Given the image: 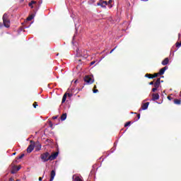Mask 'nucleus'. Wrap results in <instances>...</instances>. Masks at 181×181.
<instances>
[{
  "label": "nucleus",
  "mask_w": 181,
  "mask_h": 181,
  "mask_svg": "<svg viewBox=\"0 0 181 181\" xmlns=\"http://www.w3.org/2000/svg\"><path fill=\"white\" fill-rule=\"evenodd\" d=\"M90 66H93V65L95 64V62L93 61V62H90Z\"/></svg>",
  "instance_id": "obj_30"
},
{
  "label": "nucleus",
  "mask_w": 181,
  "mask_h": 181,
  "mask_svg": "<svg viewBox=\"0 0 181 181\" xmlns=\"http://www.w3.org/2000/svg\"><path fill=\"white\" fill-rule=\"evenodd\" d=\"M95 88H97V86H94V87H93V90H95Z\"/></svg>",
  "instance_id": "obj_40"
},
{
  "label": "nucleus",
  "mask_w": 181,
  "mask_h": 181,
  "mask_svg": "<svg viewBox=\"0 0 181 181\" xmlns=\"http://www.w3.org/2000/svg\"><path fill=\"white\" fill-rule=\"evenodd\" d=\"M13 155H16V153H13Z\"/></svg>",
  "instance_id": "obj_42"
},
{
  "label": "nucleus",
  "mask_w": 181,
  "mask_h": 181,
  "mask_svg": "<svg viewBox=\"0 0 181 181\" xmlns=\"http://www.w3.org/2000/svg\"><path fill=\"white\" fill-rule=\"evenodd\" d=\"M85 53H87V51H83Z\"/></svg>",
  "instance_id": "obj_44"
},
{
  "label": "nucleus",
  "mask_w": 181,
  "mask_h": 181,
  "mask_svg": "<svg viewBox=\"0 0 181 181\" xmlns=\"http://www.w3.org/2000/svg\"><path fill=\"white\" fill-rule=\"evenodd\" d=\"M23 156H25L24 153H23L20 156H18V159H22V158H23Z\"/></svg>",
  "instance_id": "obj_27"
},
{
  "label": "nucleus",
  "mask_w": 181,
  "mask_h": 181,
  "mask_svg": "<svg viewBox=\"0 0 181 181\" xmlns=\"http://www.w3.org/2000/svg\"><path fill=\"white\" fill-rule=\"evenodd\" d=\"M33 107L34 108H36L37 107V102H34V103L33 104Z\"/></svg>",
  "instance_id": "obj_21"
},
{
  "label": "nucleus",
  "mask_w": 181,
  "mask_h": 181,
  "mask_svg": "<svg viewBox=\"0 0 181 181\" xmlns=\"http://www.w3.org/2000/svg\"><path fill=\"white\" fill-rule=\"evenodd\" d=\"M2 26H4V24H2V23H0V28H2Z\"/></svg>",
  "instance_id": "obj_39"
},
{
  "label": "nucleus",
  "mask_w": 181,
  "mask_h": 181,
  "mask_svg": "<svg viewBox=\"0 0 181 181\" xmlns=\"http://www.w3.org/2000/svg\"><path fill=\"white\" fill-rule=\"evenodd\" d=\"M111 4H112V0H109L107 5H111Z\"/></svg>",
  "instance_id": "obj_29"
},
{
  "label": "nucleus",
  "mask_w": 181,
  "mask_h": 181,
  "mask_svg": "<svg viewBox=\"0 0 181 181\" xmlns=\"http://www.w3.org/2000/svg\"><path fill=\"white\" fill-rule=\"evenodd\" d=\"M159 98V94L158 93H153L152 94V100L156 101Z\"/></svg>",
  "instance_id": "obj_12"
},
{
  "label": "nucleus",
  "mask_w": 181,
  "mask_h": 181,
  "mask_svg": "<svg viewBox=\"0 0 181 181\" xmlns=\"http://www.w3.org/2000/svg\"><path fill=\"white\" fill-rule=\"evenodd\" d=\"M21 170V166H13L11 170L12 175H15V173H17L18 171Z\"/></svg>",
  "instance_id": "obj_7"
},
{
  "label": "nucleus",
  "mask_w": 181,
  "mask_h": 181,
  "mask_svg": "<svg viewBox=\"0 0 181 181\" xmlns=\"http://www.w3.org/2000/svg\"><path fill=\"white\" fill-rule=\"evenodd\" d=\"M168 66H164L163 68L160 69V71L158 72L159 76H163V74H165V71H166V70H168Z\"/></svg>",
  "instance_id": "obj_9"
},
{
  "label": "nucleus",
  "mask_w": 181,
  "mask_h": 181,
  "mask_svg": "<svg viewBox=\"0 0 181 181\" xmlns=\"http://www.w3.org/2000/svg\"><path fill=\"white\" fill-rule=\"evenodd\" d=\"M129 125H131V122H127L124 124V127H129Z\"/></svg>",
  "instance_id": "obj_23"
},
{
  "label": "nucleus",
  "mask_w": 181,
  "mask_h": 181,
  "mask_svg": "<svg viewBox=\"0 0 181 181\" xmlns=\"http://www.w3.org/2000/svg\"><path fill=\"white\" fill-rule=\"evenodd\" d=\"M174 104H176L177 105H180L181 104V100L178 99H175L174 100Z\"/></svg>",
  "instance_id": "obj_16"
},
{
  "label": "nucleus",
  "mask_w": 181,
  "mask_h": 181,
  "mask_svg": "<svg viewBox=\"0 0 181 181\" xmlns=\"http://www.w3.org/2000/svg\"><path fill=\"white\" fill-rule=\"evenodd\" d=\"M66 100H67V93H64L63 95L62 104H64V103H66Z\"/></svg>",
  "instance_id": "obj_14"
},
{
  "label": "nucleus",
  "mask_w": 181,
  "mask_h": 181,
  "mask_svg": "<svg viewBox=\"0 0 181 181\" xmlns=\"http://www.w3.org/2000/svg\"><path fill=\"white\" fill-rule=\"evenodd\" d=\"M148 107H149V102H146V103H144L141 105V109H139V111H142V110H148Z\"/></svg>",
  "instance_id": "obj_8"
},
{
  "label": "nucleus",
  "mask_w": 181,
  "mask_h": 181,
  "mask_svg": "<svg viewBox=\"0 0 181 181\" xmlns=\"http://www.w3.org/2000/svg\"><path fill=\"white\" fill-rule=\"evenodd\" d=\"M66 95H68V97H71V94H70V93H66Z\"/></svg>",
  "instance_id": "obj_38"
},
{
  "label": "nucleus",
  "mask_w": 181,
  "mask_h": 181,
  "mask_svg": "<svg viewBox=\"0 0 181 181\" xmlns=\"http://www.w3.org/2000/svg\"><path fill=\"white\" fill-rule=\"evenodd\" d=\"M31 3H32L33 5H34L35 4H36V1L33 0V1H31Z\"/></svg>",
  "instance_id": "obj_34"
},
{
  "label": "nucleus",
  "mask_w": 181,
  "mask_h": 181,
  "mask_svg": "<svg viewBox=\"0 0 181 181\" xmlns=\"http://www.w3.org/2000/svg\"><path fill=\"white\" fill-rule=\"evenodd\" d=\"M54 176H56V170H52L50 173V179L49 181L54 180Z\"/></svg>",
  "instance_id": "obj_10"
},
{
  "label": "nucleus",
  "mask_w": 181,
  "mask_h": 181,
  "mask_svg": "<svg viewBox=\"0 0 181 181\" xmlns=\"http://www.w3.org/2000/svg\"><path fill=\"white\" fill-rule=\"evenodd\" d=\"M83 80L86 84H93L94 83V79H93V78L88 75L86 76L83 78Z\"/></svg>",
  "instance_id": "obj_3"
},
{
  "label": "nucleus",
  "mask_w": 181,
  "mask_h": 181,
  "mask_svg": "<svg viewBox=\"0 0 181 181\" xmlns=\"http://www.w3.org/2000/svg\"><path fill=\"white\" fill-rule=\"evenodd\" d=\"M137 117H138V119H136V121H138V119H139V118H141V114H138Z\"/></svg>",
  "instance_id": "obj_32"
},
{
  "label": "nucleus",
  "mask_w": 181,
  "mask_h": 181,
  "mask_svg": "<svg viewBox=\"0 0 181 181\" xmlns=\"http://www.w3.org/2000/svg\"><path fill=\"white\" fill-rule=\"evenodd\" d=\"M98 6H101V8H106L107 5H108V2L107 1L100 0L99 2L97 3Z\"/></svg>",
  "instance_id": "obj_5"
},
{
  "label": "nucleus",
  "mask_w": 181,
  "mask_h": 181,
  "mask_svg": "<svg viewBox=\"0 0 181 181\" xmlns=\"http://www.w3.org/2000/svg\"><path fill=\"white\" fill-rule=\"evenodd\" d=\"M93 93H98V89H93Z\"/></svg>",
  "instance_id": "obj_31"
},
{
  "label": "nucleus",
  "mask_w": 181,
  "mask_h": 181,
  "mask_svg": "<svg viewBox=\"0 0 181 181\" xmlns=\"http://www.w3.org/2000/svg\"><path fill=\"white\" fill-rule=\"evenodd\" d=\"M52 119H57V116H54V117H52Z\"/></svg>",
  "instance_id": "obj_35"
},
{
  "label": "nucleus",
  "mask_w": 181,
  "mask_h": 181,
  "mask_svg": "<svg viewBox=\"0 0 181 181\" xmlns=\"http://www.w3.org/2000/svg\"><path fill=\"white\" fill-rule=\"evenodd\" d=\"M77 56H86V54L80 53V49L76 50Z\"/></svg>",
  "instance_id": "obj_18"
},
{
  "label": "nucleus",
  "mask_w": 181,
  "mask_h": 181,
  "mask_svg": "<svg viewBox=\"0 0 181 181\" xmlns=\"http://www.w3.org/2000/svg\"><path fill=\"white\" fill-rule=\"evenodd\" d=\"M30 143L33 144H30L28 147L27 148V152L28 153H30L32 151L35 149V142L33 141H30Z\"/></svg>",
  "instance_id": "obj_4"
},
{
  "label": "nucleus",
  "mask_w": 181,
  "mask_h": 181,
  "mask_svg": "<svg viewBox=\"0 0 181 181\" xmlns=\"http://www.w3.org/2000/svg\"><path fill=\"white\" fill-rule=\"evenodd\" d=\"M21 1H23V0H21Z\"/></svg>",
  "instance_id": "obj_46"
},
{
  "label": "nucleus",
  "mask_w": 181,
  "mask_h": 181,
  "mask_svg": "<svg viewBox=\"0 0 181 181\" xmlns=\"http://www.w3.org/2000/svg\"><path fill=\"white\" fill-rule=\"evenodd\" d=\"M33 18H35V16L30 15V16H28L27 18V21H32V19H33Z\"/></svg>",
  "instance_id": "obj_19"
},
{
  "label": "nucleus",
  "mask_w": 181,
  "mask_h": 181,
  "mask_svg": "<svg viewBox=\"0 0 181 181\" xmlns=\"http://www.w3.org/2000/svg\"><path fill=\"white\" fill-rule=\"evenodd\" d=\"M150 86H153V81L149 83Z\"/></svg>",
  "instance_id": "obj_37"
},
{
  "label": "nucleus",
  "mask_w": 181,
  "mask_h": 181,
  "mask_svg": "<svg viewBox=\"0 0 181 181\" xmlns=\"http://www.w3.org/2000/svg\"><path fill=\"white\" fill-rule=\"evenodd\" d=\"M75 83H77V80H76V81H75Z\"/></svg>",
  "instance_id": "obj_45"
},
{
  "label": "nucleus",
  "mask_w": 181,
  "mask_h": 181,
  "mask_svg": "<svg viewBox=\"0 0 181 181\" xmlns=\"http://www.w3.org/2000/svg\"><path fill=\"white\" fill-rule=\"evenodd\" d=\"M57 156H59V152H54L51 155L49 154V160H54Z\"/></svg>",
  "instance_id": "obj_6"
},
{
  "label": "nucleus",
  "mask_w": 181,
  "mask_h": 181,
  "mask_svg": "<svg viewBox=\"0 0 181 181\" xmlns=\"http://www.w3.org/2000/svg\"><path fill=\"white\" fill-rule=\"evenodd\" d=\"M115 49H117V47H115V48H113L111 51H110V54L112 53V52H114V50H115Z\"/></svg>",
  "instance_id": "obj_33"
},
{
  "label": "nucleus",
  "mask_w": 181,
  "mask_h": 181,
  "mask_svg": "<svg viewBox=\"0 0 181 181\" xmlns=\"http://www.w3.org/2000/svg\"><path fill=\"white\" fill-rule=\"evenodd\" d=\"M3 23L5 28H9L11 26V21H9V16L8 13H4L3 16Z\"/></svg>",
  "instance_id": "obj_1"
},
{
  "label": "nucleus",
  "mask_w": 181,
  "mask_h": 181,
  "mask_svg": "<svg viewBox=\"0 0 181 181\" xmlns=\"http://www.w3.org/2000/svg\"><path fill=\"white\" fill-rule=\"evenodd\" d=\"M180 46H181V42L176 43V47H180Z\"/></svg>",
  "instance_id": "obj_24"
},
{
  "label": "nucleus",
  "mask_w": 181,
  "mask_h": 181,
  "mask_svg": "<svg viewBox=\"0 0 181 181\" xmlns=\"http://www.w3.org/2000/svg\"><path fill=\"white\" fill-rule=\"evenodd\" d=\"M168 100H172L171 98H170V96H168Z\"/></svg>",
  "instance_id": "obj_41"
},
{
  "label": "nucleus",
  "mask_w": 181,
  "mask_h": 181,
  "mask_svg": "<svg viewBox=\"0 0 181 181\" xmlns=\"http://www.w3.org/2000/svg\"><path fill=\"white\" fill-rule=\"evenodd\" d=\"M159 86H160V78H157L156 83H154V87L159 88Z\"/></svg>",
  "instance_id": "obj_11"
},
{
  "label": "nucleus",
  "mask_w": 181,
  "mask_h": 181,
  "mask_svg": "<svg viewBox=\"0 0 181 181\" xmlns=\"http://www.w3.org/2000/svg\"><path fill=\"white\" fill-rule=\"evenodd\" d=\"M67 118V113H64L61 116V121H64Z\"/></svg>",
  "instance_id": "obj_15"
},
{
  "label": "nucleus",
  "mask_w": 181,
  "mask_h": 181,
  "mask_svg": "<svg viewBox=\"0 0 181 181\" xmlns=\"http://www.w3.org/2000/svg\"><path fill=\"white\" fill-rule=\"evenodd\" d=\"M28 6H30V8H32V9H33V4L31 2H30L28 4Z\"/></svg>",
  "instance_id": "obj_25"
},
{
  "label": "nucleus",
  "mask_w": 181,
  "mask_h": 181,
  "mask_svg": "<svg viewBox=\"0 0 181 181\" xmlns=\"http://www.w3.org/2000/svg\"><path fill=\"white\" fill-rule=\"evenodd\" d=\"M158 76H159V72L156 73V74H153V78H155L158 77Z\"/></svg>",
  "instance_id": "obj_20"
},
{
  "label": "nucleus",
  "mask_w": 181,
  "mask_h": 181,
  "mask_svg": "<svg viewBox=\"0 0 181 181\" xmlns=\"http://www.w3.org/2000/svg\"><path fill=\"white\" fill-rule=\"evenodd\" d=\"M38 144V146H37V148H38V151H40V149L42 148V146L40 145V144L37 143Z\"/></svg>",
  "instance_id": "obj_28"
},
{
  "label": "nucleus",
  "mask_w": 181,
  "mask_h": 181,
  "mask_svg": "<svg viewBox=\"0 0 181 181\" xmlns=\"http://www.w3.org/2000/svg\"><path fill=\"white\" fill-rule=\"evenodd\" d=\"M49 152H45V153H43L42 154L40 155V159L44 163L50 160V159H49Z\"/></svg>",
  "instance_id": "obj_2"
},
{
  "label": "nucleus",
  "mask_w": 181,
  "mask_h": 181,
  "mask_svg": "<svg viewBox=\"0 0 181 181\" xmlns=\"http://www.w3.org/2000/svg\"><path fill=\"white\" fill-rule=\"evenodd\" d=\"M74 181H83L80 177H76L74 180Z\"/></svg>",
  "instance_id": "obj_22"
},
{
  "label": "nucleus",
  "mask_w": 181,
  "mask_h": 181,
  "mask_svg": "<svg viewBox=\"0 0 181 181\" xmlns=\"http://www.w3.org/2000/svg\"><path fill=\"white\" fill-rule=\"evenodd\" d=\"M42 179H43V177H39V179H38V180H39V181H42Z\"/></svg>",
  "instance_id": "obj_36"
},
{
  "label": "nucleus",
  "mask_w": 181,
  "mask_h": 181,
  "mask_svg": "<svg viewBox=\"0 0 181 181\" xmlns=\"http://www.w3.org/2000/svg\"><path fill=\"white\" fill-rule=\"evenodd\" d=\"M110 8H112V6L111 5V6H110Z\"/></svg>",
  "instance_id": "obj_43"
},
{
  "label": "nucleus",
  "mask_w": 181,
  "mask_h": 181,
  "mask_svg": "<svg viewBox=\"0 0 181 181\" xmlns=\"http://www.w3.org/2000/svg\"><path fill=\"white\" fill-rule=\"evenodd\" d=\"M156 90H158V88H156V87L153 88H152L153 93H155V91H156Z\"/></svg>",
  "instance_id": "obj_26"
},
{
  "label": "nucleus",
  "mask_w": 181,
  "mask_h": 181,
  "mask_svg": "<svg viewBox=\"0 0 181 181\" xmlns=\"http://www.w3.org/2000/svg\"><path fill=\"white\" fill-rule=\"evenodd\" d=\"M145 77H147V78H153L152 74H146Z\"/></svg>",
  "instance_id": "obj_17"
},
{
  "label": "nucleus",
  "mask_w": 181,
  "mask_h": 181,
  "mask_svg": "<svg viewBox=\"0 0 181 181\" xmlns=\"http://www.w3.org/2000/svg\"><path fill=\"white\" fill-rule=\"evenodd\" d=\"M161 64H163V66H166L168 64H169V58H165V59H163L161 62Z\"/></svg>",
  "instance_id": "obj_13"
}]
</instances>
